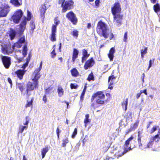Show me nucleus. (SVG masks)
Returning a JSON list of instances; mask_svg holds the SVG:
<instances>
[{
  "label": "nucleus",
  "instance_id": "f257e3e1",
  "mask_svg": "<svg viewBox=\"0 0 160 160\" xmlns=\"http://www.w3.org/2000/svg\"><path fill=\"white\" fill-rule=\"evenodd\" d=\"M26 44L25 42V37H21L20 38L17 42L14 44L12 47H11V45H5L4 46H2V52L4 54L11 53L13 50H16L15 48H20L23 44L24 46L23 48L22 53L23 57H24L27 54V51L28 50Z\"/></svg>",
  "mask_w": 160,
  "mask_h": 160
},
{
  "label": "nucleus",
  "instance_id": "f03ea898",
  "mask_svg": "<svg viewBox=\"0 0 160 160\" xmlns=\"http://www.w3.org/2000/svg\"><path fill=\"white\" fill-rule=\"evenodd\" d=\"M97 98L96 101L97 103L100 104L101 106L104 104L106 101L104 100L105 95L103 93L102 91H98L93 93L91 98V102H93L95 98Z\"/></svg>",
  "mask_w": 160,
  "mask_h": 160
},
{
  "label": "nucleus",
  "instance_id": "7ed1b4c3",
  "mask_svg": "<svg viewBox=\"0 0 160 160\" xmlns=\"http://www.w3.org/2000/svg\"><path fill=\"white\" fill-rule=\"evenodd\" d=\"M97 31L100 36H102L105 38H107L108 36L109 33L107 31V25L101 21H99L98 24Z\"/></svg>",
  "mask_w": 160,
  "mask_h": 160
},
{
  "label": "nucleus",
  "instance_id": "20e7f679",
  "mask_svg": "<svg viewBox=\"0 0 160 160\" xmlns=\"http://www.w3.org/2000/svg\"><path fill=\"white\" fill-rule=\"evenodd\" d=\"M38 81H29L27 86V89L26 92L27 95V98L31 95L29 93V91H32L34 90L36 88H38Z\"/></svg>",
  "mask_w": 160,
  "mask_h": 160
},
{
  "label": "nucleus",
  "instance_id": "39448f33",
  "mask_svg": "<svg viewBox=\"0 0 160 160\" xmlns=\"http://www.w3.org/2000/svg\"><path fill=\"white\" fill-rule=\"evenodd\" d=\"M23 14V12L21 9H17L12 17V20L15 23H18L22 17Z\"/></svg>",
  "mask_w": 160,
  "mask_h": 160
},
{
  "label": "nucleus",
  "instance_id": "423d86ee",
  "mask_svg": "<svg viewBox=\"0 0 160 160\" xmlns=\"http://www.w3.org/2000/svg\"><path fill=\"white\" fill-rule=\"evenodd\" d=\"M10 7L7 3H2L0 6V17H6L10 11Z\"/></svg>",
  "mask_w": 160,
  "mask_h": 160
},
{
  "label": "nucleus",
  "instance_id": "0eeeda50",
  "mask_svg": "<svg viewBox=\"0 0 160 160\" xmlns=\"http://www.w3.org/2000/svg\"><path fill=\"white\" fill-rule=\"evenodd\" d=\"M27 18L25 17L23 19L19 25V29L21 32H22L25 29L27 24V20H29L31 18V14L30 12L28 11Z\"/></svg>",
  "mask_w": 160,
  "mask_h": 160
},
{
  "label": "nucleus",
  "instance_id": "6e6552de",
  "mask_svg": "<svg viewBox=\"0 0 160 160\" xmlns=\"http://www.w3.org/2000/svg\"><path fill=\"white\" fill-rule=\"evenodd\" d=\"M73 2L72 0L66 1L62 7V12H66L68 10H70L73 8Z\"/></svg>",
  "mask_w": 160,
  "mask_h": 160
},
{
  "label": "nucleus",
  "instance_id": "1a4fd4ad",
  "mask_svg": "<svg viewBox=\"0 0 160 160\" xmlns=\"http://www.w3.org/2000/svg\"><path fill=\"white\" fill-rule=\"evenodd\" d=\"M133 138V137L132 136H131L129 138H128L127 140L125 141L124 143V145L126 147L128 148H125L124 151L122 152L121 154H120L118 155L119 157L123 155L124 153H126L128 150H131V147H128V145L130 143V142L132 140Z\"/></svg>",
  "mask_w": 160,
  "mask_h": 160
},
{
  "label": "nucleus",
  "instance_id": "9d476101",
  "mask_svg": "<svg viewBox=\"0 0 160 160\" xmlns=\"http://www.w3.org/2000/svg\"><path fill=\"white\" fill-rule=\"evenodd\" d=\"M66 17L73 24H76L77 22V19L75 15L72 11L68 13L66 15Z\"/></svg>",
  "mask_w": 160,
  "mask_h": 160
},
{
  "label": "nucleus",
  "instance_id": "9b49d317",
  "mask_svg": "<svg viewBox=\"0 0 160 160\" xmlns=\"http://www.w3.org/2000/svg\"><path fill=\"white\" fill-rule=\"evenodd\" d=\"M1 59L4 66L6 68H8L11 64L10 58L7 56H2Z\"/></svg>",
  "mask_w": 160,
  "mask_h": 160
},
{
  "label": "nucleus",
  "instance_id": "f8f14e48",
  "mask_svg": "<svg viewBox=\"0 0 160 160\" xmlns=\"http://www.w3.org/2000/svg\"><path fill=\"white\" fill-rule=\"evenodd\" d=\"M113 15L114 16V24L118 26H119L121 24L122 16L119 13Z\"/></svg>",
  "mask_w": 160,
  "mask_h": 160
},
{
  "label": "nucleus",
  "instance_id": "ddd939ff",
  "mask_svg": "<svg viewBox=\"0 0 160 160\" xmlns=\"http://www.w3.org/2000/svg\"><path fill=\"white\" fill-rule=\"evenodd\" d=\"M111 10L113 15L119 13L121 10V8L119 3L118 2L115 3L113 6L112 7Z\"/></svg>",
  "mask_w": 160,
  "mask_h": 160
},
{
  "label": "nucleus",
  "instance_id": "4468645a",
  "mask_svg": "<svg viewBox=\"0 0 160 160\" xmlns=\"http://www.w3.org/2000/svg\"><path fill=\"white\" fill-rule=\"evenodd\" d=\"M56 26L53 25L52 28V33L51 36L50 40L53 42L56 40Z\"/></svg>",
  "mask_w": 160,
  "mask_h": 160
},
{
  "label": "nucleus",
  "instance_id": "2eb2a0df",
  "mask_svg": "<svg viewBox=\"0 0 160 160\" xmlns=\"http://www.w3.org/2000/svg\"><path fill=\"white\" fill-rule=\"evenodd\" d=\"M94 62V61L92 58L88 60L85 64L84 68L85 69H87L88 68L92 67L93 66Z\"/></svg>",
  "mask_w": 160,
  "mask_h": 160
},
{
  "label": "nucleus",
  "instance_id": "dca6fc26",
  "mask_svg": "<svg viewBox=\"0 0 160 160\" xmlns=\"http://www.w3.org/2000/svg\"><path fill=\"white\" fill-rule=\"evenodd\" d=\"M55 91L53 87L50 86L48 88L45 89V94L48 95L51 94H53Z\"/></svg>",
  "mask_w": 160,
  "mask_h": 160
},
{
  "label": "nucleus",
  "instance_id": "f3484780",
  "mask_svg": "<svg viewBox=\"0 0 160 160\" xmlns=\"http://www.w3.org/2000/svg\"><path fill=\"white\" fill-rule=\"evenodd\" d=\"M115 52V50L114 48H112L109 51V53L108 54V57L110 59V61H112L113 60L114 57V53Z\"/></svg>",
  "mask_w": 160,
  "mask_h": 160
},
{
  "label": "nucleus",
  "instance_id": "a211bd4d",
  "mask_svg": "<svg viewBox=\"0 0 160 160\" xmlns=\"http://www.w3.org/2000/svg\"><path fill=\"white\" fill-rule=\"evenodd\" d=\"M110 146L109 143L106 140L104 141L101 145V147L104 151H107Z\"/></svg>",
  "mask_w": 160,
  "mask_h": 160
},
{
  "label": "nucleus",
  "instance_id": "6ab92c4d",
  "mask_svg": "<svg viewBox=\"0 0 160 160\" xmlns=\"http://www.w3.org/2000/svg\"><path fill=\"white\" fill-rule=\"evenodd\" d=\"M82 52L83 57L82 58V62H83L89 56L90 54H88L87 51L85 49L82 50Z\"/></svg>",
  "mask_w": 160,
  "mask_h": 160
},
{
  "label": "nucleus",
  "instance_id": "aec40b11",
  "mask_svg": "<svg viewBox=\"0 0 160 160\" xmlns=\"http://www.w3.org/2000/svg\"><path fill=\"white\" fill-rule=\"evenodd\" d=\"M47 9L45 5H41L40 8V11L41 13V15L42 18H44V14L46 12Z\"/></svg>",
  "mask_w": 160,
  "mask_h": 160
},
{
  "label": "nucleus",
  "instance_id": "412c9836",
  "mask_svg": "<svg viewBox=\"0 0 160 160\" xmlns=\"http://www.w3.org/2000/svg\"><path fill=\"white\" fill-rule=\"evenodd\" d=\"M10 2L16 7H18L22 5L21 0H11Z\"/></svg>",
  "mask_w": 160,
  "mask_h": 160
},
{
  "label": "nucleus",
  "instance_id": "4be33fe9",
  "mask_svg": "<svg viewBox=\"0 0 160 160\" xmlns=\"http://www.w3.org/2000/svg\"><path fill=\"white\" fill-rule=\"evenodd\" d=\"M50 148V147H48V146H47L41 149V155L42 158H43L45 157L46 153L48 151Z\"/></svg>",
  "mask_w": 160,
  "mask_h": 160
},
{
  "label": "nucleus",
  "instance_id": "5701e85b",
  "mask_svg": "<svg viewBox=\"0 0 160 160\" xmlns=\"http://www.w3.org/2000/svg\"><path fill=\"white\" fill-rule=\"evenodd\" d=\"M25 71L22 70H19L16 72L17 76L20 79L22 78L24 74Z\"/></svg>",
  "mask_w": 160,
  "mask_h": 160
},
{
  "label": "nucleus",
  "instance_id": "b1692460",
  "mask_svg": "<svg viewBox=\"0 0 160 160\" xmlns=\"http://www.w3.org/2000/svg\"><path fill=\"white\" fill-rule=\"evenodd\" d=\"M79 52L77 49L74 48L73 52L72 57V60L73 62H74L75 59L78 57Z\"/></svg>",
  "mask_w": 160,
  "mask_h": 160
},
{
  "label": "nucleus",
  "instance_id": "393cba45",
  "mask_svg": "<svg viewBox=\"0 0 160 160\" xmlns=\"http://www.w3.org/2000/svg\"><path fill=\"white\" fill-rule=\"evenodd\" d=\"M85 118L84 119V122L85 127L89 123H90L91 120L89 119V114H87L85 115Z\"/></svg>",
  "mask_w": 160,
  "mask_h": 160
},
{
  "label": "nucleus",
  "instance_id": "a878e982",
  "mask_svg": "<svg viewBox=\"0 0 160 160\" xmlns=\"http://www.w3.org/2000/svg\"><path fill=\"white\" fill-rule=\"evenodd\" d=\"M57 92L59 97H61L63 95L64 90L62 87H59L58 88Z\"/></svg>",
  "mask_w": 160,
  "mask_h": 160
},
{
  "label": "nucleus",
  "instance_id": "bb28decb",
  "mask_svg": "<svg viewBox=\"0 0 160 160\" xmlns=\"http://www.w3.org/2000/svg\"><path fill=\"white\" fill-rule=\"evenodd\" d=\"M159 128V126H158L154 125L149 130L148 132L150 134H152L156 131Z\"/></svg>",
  "mask_w": 160,
  "mask_h": 160
},
{
  "label": "nucleus",
  "instance_id": "cd10ccee",
  "mask_svg": "<svg viewBox=\"0 0 160 160\" xmlns=\"http://www.w3.org/2000/svg\"><path fill=\"white\" fill-rule=\"evenodd\" d=\"M17 86L19 88L21 92H22L24 88V84L23 83H17Z\"/></svg>",
  "mask_w": 160,
  "mask_h": 160
},
{
  "label": "nucleus",
  "instance_id": "c85d7f7f",
  "mask_svg": "<svg viewBox=\"0 0 160 160\" xmlns=\"http://www.w3.org/2000/svg\"><path fill=\"white\" fill-rule=\"evenodd\" d=\"M30 26L31 28V29L30 30V32L32 34L33 33L34 29L35 28V24L33 21H31L30 23Z\"/></svg>",
  "mask_w": 160,
  "mask_h": 160
},
{
  "label": "nucleus",
  "instance_id": "c756f323",
  "mask_svg": "<svg viewBox=\"0 0 160 160\" xmlns=\"http://www.w3.org/2000/svg\"><path fill=\"white\" fill-rule=\"evenodd\" d=\"M154 141L152 140L151 138L149 139V141L146 146L145 148H152V145L154 144Z\"/></svg>",
  "mask_w": 160,
  "mask_h": 160
},
{
  "label": "nucleus",
  "instance_id": "7c9ffc66",
  "mask_svg": "<svg viewBox=\"0 0 160 160\" xmlns=\"http://www.w3.org/2000/svg\"><path fill=\"white\" fill-rule=\"evenodd\" d=\"M147 48H144L141 49V53L142 58H143L144 57V55L147 53Z\"/></svg>",
  "mask_w": 160,
  "mask_h": 160
},
{
  "label": "nucleus",
  "instance_id": "2f4dec72",
  "mask_svg": "<svg viewBox=\"0 0 160 160\" xmlns=\"http://www.w3.org/2000/svg\"><path fill=\"white\" fill-rule=\"evenodd\" d=\"M152 140L156 142H157L160 140V136L158 134H156L151 138Z\"/></svg>",
  "mask_w": 160,
  "mask_h": 160
},
{
  "label": "nucleus",
  "instance_id": "473e14b6",
  "mask_svg": "<svg viewBox=\"0 0 160 160\" xmlns=\"http://www.w3.org/2000/svg\"><path fill=\"white\" fill-rule=\"evenodd\" d=\"M128 98H127L125 101H124L122 103V107L123 108L124 107L125 108L124 110L126 111L127 109V106L128 104Z\"/></svg>",
  "mask_w": 160,
  "mask_h": 160
},
{
  "label": "nucleus",
  "instance_id": "72a5a7b5",
  "mask_svg": "<svg viewBox=\"0 0 160 160\" xmlns=\"http://www.w3.org/2000/svg\"><path fill=\"white\" fill-rule=\"evenodd\" d=\"M153 9L156 12H157L160 11V6L158 3H157L153 6Z\"/></svg>",
  "mask_w": 160,
  "mask_h": 160
},
{
  "label": "nucleus",
  "instance_id": "f704fd0d",
  "mask_svg": "<svg viewBox=\"0 0 160 160\" xmlns=\"http://www.w3.org/2000/svg\"><path fill=\"white\" fill-rule=\"evenodd\" d=\"M71 73L72 76L74 77H77L78 74V72L77 70L75 68L71 70Z\"/></svg>",
  "mask_w": 160,
  "mask_h": 160
},
{
  "label": "nucleus",
  "instance_id": "c9c22d12",
  "mask_svg": "<svg viewBox=\"0 0 160 160\" xmlns=\"http://www.w3.org/2000/svg\"><path fill=\"white\" fill-rule=\"evenodd\" d=\"M69 142V140L68 138H66L63 139L62 140V146L63 147H65L66 144Z\"/></svg>",
  "mask_w": 160,
  "mask_h": 160
},
{
  "label": "nucleus",
  "instance_id": "e433bc0d",
  "mask_svg": "<svg viewBox=\"0 0 160 160\" xmlns=\"http://www.w3.org/2000/svg\"><path fill=\"white\" fill-rule=\"evenodd\" d=\"M31 57V55L29 53L28 55V58H27L26 62L25 64H23V66L22 67V68L24 69L26 67L28 66Z\"/></svg>",
  "mask_w": 160,
  "mask_h": 160
},
{
  "label": "nucleus",
  "instance_id": "4c0bfd02",
  "mask_svg": "<svg viewBox=\"0 0 160 160\" xmlns=\"http://www.w3.org/2000/svg\"><path fill=\"white\" fill-rule=\"evenodd\" d=\"M125 117L128 119H132V112L129 111L127 112L125 115Z\"/></svg>",
  "mask_w": 160,
  "mask_h": 160
},
{
  "label": "nucleus",
  "instance_id": "58836bf2",
  "mask_svg": "<svg viewBox=\"0 0 160 160\" xmlns=\"http://www.w3.org/2000/svg\"><path fill=\"white\" fill-rule=\"evenodd\" d=\"M33 100V98H31L30 101H27V102L26 104L25 105V107L26 108H27L28 107H30V106H32V102Z\"/></svg>",
  "mask_w": 160,
  "mask_h": 160
},
{
  "label": "nucleus",
  "instance_id": "ea45409f",
  "mask_svg": "<svg viewBox=\"0 0 160 160\" xmlns=\"http://www.w3.org/2000/svg\"><path fill=\"white\" fill-rule=\"evenodd\" d=\"M139 123V121H137L132 125V126H131L130 128L133 131H134L137 128Z\"/></svg>",
  "mask_w": 160,
  "mask_h": 160
},
{
  "label": "nucleus",
  "instance_id": "a19ab883",
  "mask_svg": "<svg viewBox=\"0 0 160 160\" xmlns=\"http://www.w3.org/2000/svg\"><path fill=\"white\" fill-rule=\"evenodd\" d=\"M71 34L75 38H77L78 36V32L76 30H74L71 33Z\"/></svg>",
  "mask_w": 160,
  "mask_h": 160
},
{
  "label": "nucleus",
  "instance_id": "79ce46f5",
  "mask_svg": "<svg viewBox=\"0 0 160 160\" xmlns=\"http://www.w3.org/2000/svg\"><path fill=\"white\" fill-rule=\"evenodd\" d=\"M108 89H113L114 82L113 81H108Z\"/></svg>",
  "mask_w": 160,
  "mask_h": 160
},
{
  "label": "nucleus",
  "instance_id": "37998d69",
  "mask_svg": "<svg viewBox=\"0 0 160 160\" xmlns=\"http://www.w3.org/2000/svg\"><path fill=\"white\" fill-rule=\"evenodd\" d=\"M28 128V126H22L21 127H19V133H22L23 132L24 129H27Z\"/></svg>",
  "mask_w": 160,
  "mask_h": 160
},
{
  "label": "nucleus",
  "instance_id": "c03bdc74",
  "mask_svg": "<svg viewBox=\"0 0 160 160\" xmlns=\"http://www.w3.org/2000/svg\"><path fill=\"white\" fill-rule=\"evenodd\" d=\"M42 62H41L40 64V65L39 66V68H38L36 69L34 71V74H38L40 73H39V72L41 70L42 68Z\"/></svg>",
  "mask_w": 160,
  "mask_h": 160
},
{
  "label": "nucleus",
  "instance_id": "a18cd8bd",
  "mask_svg": "<svg viewBox=\"0 0 160 160\" xmlns=\"http://www.w3.org/2000/svg\"><path fill=\"white\" fill-rule=\"evenodd\" d=\"M86 87L85 86L84 88L83 89L81 94V95L80 97V98L81 100H82L83 99L84 97V95L85 94V92H86Z\"/></svg>",
  "mask_w": 160,
  "mask_h": 160
},
{
  "label": "nucleus",
  "instance_id": "49530a36",
  "mask_svg": "<svg viewBox=\"0 0 160 160\" xmlns=\"http://www.w3.org/2000/svg\"><path fill=\"white\" fill-rule=\"evenodd\" d=\"M78 85L76 83H71L70 88L71 89H76L78 88Z\"/></svg>",
  "mask_w": 160,
  "mask_h": 160
},
{
  "label": "nucleus",
  "instance_id": "de8ad7c7",
  "mask_svg": "<svg viewBox=\"0 0 160 160\" xmlns=\"http://www.w3.org/2000/svg\"><path fill=\"white\" fill-rule=\"evenodd\" d=\"M77 134V129L76 128L74 129V131L73 132L71 137L72 138H75V136Z\"/></svg>",
  "mask_w": 160,
  "mask_h": 160
},
{
  "label": "nucleus",
  "instance_id": "09e8293b",
  "mask_svg": "<svg viewBox=\"0 0 160 160\" xmlns=\"http://www.w3.org/2000/svg\"><path fill=\"white\" fill-rule=\"evenodd\" d=\"M56 134L57 136L58 139L59 140L60 139V133L61 132V131L59 130L58 127L56 131Z\"/></svg>",
  "mask_w": 160,
  "mask_h": 160
},
{
  "label": "nucleus",
  "instance_id": "8fccbe9b",
  "mask_svg": "<svg viewBox=\"0 0 160 160\" xmlns=\"http://www.w3.org/2000/svg\"><path fill=\"white\" fill-rule=\"evenodd\" d=\"M34 74L35 75L34 78V79H32V80H38L39 79L41 76L40 73Z\"/></svg>",
  "mask_w": 160,
  "mask_h": 160
},
{
  "label": "nucleus",
  "instance_id": "3c124183",
  "mask_svg": "<svg viewBox=\"0 0 160 160\" xmlns=\"http://www.w3.org/2000/svg\"><path fill=\"white\" fill-rule=\"evenodd\" d=\"M138 144L139 148L141 149H144L147 148H145L146 146L144 145V146H143V145L142 143L141 142L138 143Z\"/></svg>",
  "mask_w": 160,
  "mask_h": 160
},
{
  "label": "nucleus",
  "instance_id": "603ef678",
  "mask_svg": "<svg viewBox=\"0 0 160 160\" xmlns=\"http://www.w3.org/2000/svg\"><path fill=\"white\" fill-rule=\"evenodd\" d=\"M94 77L92 73H91L88 76L87 80H93Z\"/></svg>",
  "mask_w": 160,
  "mask_h": 160
},
{
  "label": "nucleus",
  "instance_id": "864d4df0",
  "mask_svg": "<svg viewBox=\"0 0 160 160\" xmlns=\"http://www.w3.org/2000/svg\"><path fill=\"white\" fill-rule=\"evenodd\" d=\"M47 94H45L43 95L42 99V101H43L44 103H46L47 101Z\"/></svg>",
  "mask_w": 160,
  "mask_h": 160
},
{
  "label": "nucleus",
  "instance_id": "5fc2aeb1",
  "mask_svg": "<svg viewBox=\"0 0 160 160\" xmlns=\"http://www.w3.org/2000/svg\"><path fill=\"white\" fill-rule=\"evenodd\" d=\"M15 33L14 32H12L10 33V36L12 40L15 37Z\"/></svg>",
  "mask_w": 160,
  "mask_h": 160
},
{
  "label": "nucleus",
  "instance_id": "6e6d98bb",
  "mask_svg": "<svg viewBox=\"0 0 160 160\" xmlns=\"http://www.w3.org/2000/svg\"><path fill=\"white\" fill-rule=\"evenodd\" d=\"M29 117L26 116L25 117V119L26 120V122L25 123H24L23 124L24 125H28V123H29Z\"/></svg>",
  "mask_w": 160,
  "mask_h": 160
},
{
  "label": "nucleus",
  "instance_id": "4d7b16f0",
  "mask_svg": "<svg viewBox=\"0 0 160 160\" xmlns=\"http://www.w3.org/2000/svg\"><path fill=\"white\" fill-rule=\"evenodd\" d=\"M127 32H126L124 36L123 41L125 42H127Z\"/></svg>",
  "mask_w": 160,
  "mask_h": 160
},
{
  "label": "nucleus",
  "instance_id": "13d9d810",
  "mask_svg": "<svg viewBox=\"0 0 160 160\" xmlns=\"http://www.w3.org/2000/svg\"><path fill=\"white\" fill-rule=\"evenodd\" d=\"M60 23V21H59L57 18H55L54 20V23L55 24V25H56V26L58 25Z\"/></svg>",
  "mask_w": 160,
  "mask_h": 160
},
{
  "label": "nucleus",
  "instance_id": "bf43d9fd",
  "mask_svg": "<svg viewBox=\"0 0 160 160\" xmlns=\"http://www.w3.org/2000/svg\"><path fill=\"white\" fill-rule=\"evenodd\" d=\"M51 57L52 58H54V56L56 55V53L55 52V49L54 48L53 50L51 53Z\"/></svg>",
  "mask_w": 160,
  "mask_h": 160
},
{
  "label": "nucleus",
  "instance_id": "052dcab7",
  "mask_svg": "<svg viewBox=\"0 0 160 160\" xmlns=\"http://www.w3.org/2000/svg\"><path fill=\"white\" fill-rule=\"evenodd\" d=\"M65 0H60L58 1V3L59 4H61V6L63 7L64 5V2Z\"/></svg>",
  "mask_w": 160,
  "mask_h": 160
},
{
  "label": "nucleus",
  "instance_id": "680f3d73",
  "mask_svg": "<svg viewBox=\"0 0 160 160\" xmlns=\"http://www.w3.org/2000/svg\"><path fill=\"white\" fill-rule=\"evenodd\" d=\"M153 121H149L148 124L147 126V128L148 129L150 127L151 124L153 123Z\"/></svg>",
  "mask_w": 160,
  "mask_h": 160
},
{
  "label": "nucleus",
  "instance_id": "e2e57ef3",
  "mask_svg": "<svg viewBox=\"0 0 160 160\" xmlns=\"http://www.w3.org/2000/svg\"><path fill=\"white\" fill-rule=\"evenodd\" d=\"M133 131V130L132 129V128H130L128 129L127 131L126 132L125 134H127L129 133L130 132H131Z\"/></svg>",
  "mask_w": 160,
  "mask_h": 160
},
{
  "label": "nucleus",
  "instance_id": "0e129e2a",
  "mask_svg": "<svg viewBox=\"0 0 160 160\" xmlns=\"http://www.w3.org/2000/svg\"><path fill=\"white\" fill-rule=\"evenodd\" d=\"M92 102V103L91 104V107L92 108L94 109H95L96 108L98 107L96 106H95L96 104L95 103L93 102Z\"/></svg>",
  "mask_w": 160,
  "mask_h": 160
},
{
  "label": "nucleus",
  "instance_id": "69168bd1",
  "mask_svg": "<svg viewBox=\"0 0 160 160\" xmlns=\"http://www.w3.org/2000/svg\"><path fill=\"white\" fill-rule=\"evenodd\" d=\"M152 65V60H150L149 61V65L148 66V70L149 69V68L151 67Z\"/></svg>",
  "mask_w": 160,
  "mask_h": 160
},
{
  "label": "nucleus",
  "instance_id": "338daca9",
  "mask_svg": "<svg viewBox=\"0 0 160 160\" xmlns=\"http://www.w3.org/2000/svg\"><path fill=\"white\" fill-rule=\"evenodd\" d=\"M116 78L115 77L113 76H111L109 77L108 78V80H110L111 79H115Z\"/></svg>",
  "mask_w": 160,
  "mask_h": 160
},
{
  "label": "nucleus",
  "instance_id": "774afa93",
  "mask_svg": "<svg viewBox=\"0 0 160 160\" xmlns=\"http://www.w3.org/2000/svg\"><path fill=\"white\" fill-rule=\"evenodd\" d=\"M141 137H138V143H140L141 142Z\"/></svg>",
  "mask_w": 160,
  "mask_h": 160
}]
</instances>
